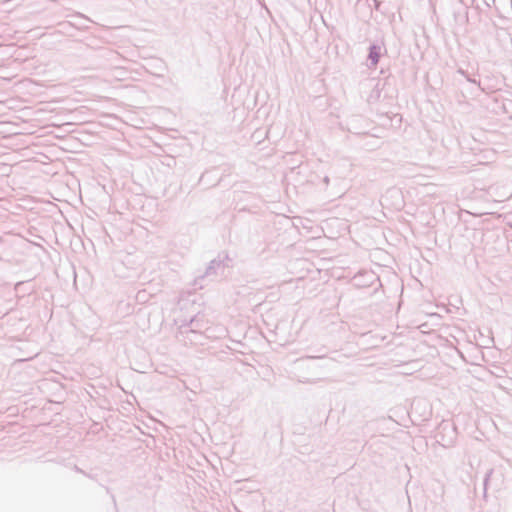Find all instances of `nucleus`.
<instances>
[{
	"label": "nucleus",
	"mask_w": 512,
	"mask_h": 512,
	"mask_svg": "<svg viewBox=\"0 0 512 512\" xmlns=\"http://www.w3.org/2000/svg\"><path fill=\"white\" fill-rule=\"evenodd\" d=\"M224 268H225V265L223 263V260L220 259V257L211 260L208 267L206 268L205 273L195 279V285H199L200 288H202V285L200 284V282L204 278L217 276L220 270H221V272L224 271Z\"/></svg>",
	"instance_id": "1"
},
{
	"label": "nucleus",
	"mask_w": 512,
	"mask_h": 512,
	"mask_svg": "<svg viewBox=\"0 0 512 512\" xmlns=\"http://www.w3.org/2000/svg\"><path fill=\"white\" fill-rule=\"evenodd\" d=\"M386 53V48L380 43H373L369 47L368 60L370 62L369 67L375 68L379 63L381 56Z\"/></svg>",
	"instance_id": "2"
},
{
	"label": "nucleus",
	"mask_w": 512,
	"mask_h": 512,
	"mask_svg": "<svg viewBox=\"0 0 512 512\" xmlns=\"http://www.w3.org/2000/svg\"><path fill=\"white\" fill-rule=\"evenodd\" d=\"M245 503H251V511H259L262 507L263 498L259 492L250 493L243 495Z\"/></svg>",
	"instance_id": "3"
},
{
	"label": "nucleus",
	"mask_w": 512,
	"mask_h": 512,
	"mask_svg": "<svg viewBox=\"0 0 512 512\" xmlns=\"http://www.w3.org/2000/svg\"><path fill=\"white\" fill-rule=\"evenodd\" d=\"M388 195L401 200V192L398 189H392L387 192Z\"/></svg>",
	"instance_id": "4"
},
{
	"label": "nucleus",
	"mask_w": 512,
	"mask_h": 512,
	"mask_svg": "<svg viewBox=\"0 0 512 512\" xmlns=\"http://www.w3.org/2000/svg\"><path fill=\"white\" fill-rule=\"evenodd\" d=\"M492 474H493V469H489L485 474V478H484V490L485 491L487 490L488 481Z\"/></svg>",
	"instance_id": "5"
},
{
	"label": "nucleus",
	"mask_w": 512,
	"mask_h": 512,
	"mask_svg": "<svg viewBox=\"0 0 512 512\" xmlns=\"http://www.w3.org/2000/svg\"><path fill=\"white\" fill-rule=\"evenodd\" d=\"M458 73H460L461 75L465 76L469 82L477 83L475 79H471V78H469V77L467 76L466 72H465L463 69H459V70H458Z\"/></svg>",
	"instance_id": "6"
},
{
	"label": "nucleus",
	"mask_w": 512,
	"mask_h": 512,
	"mask_svg": "<svg viewBox=\"0 0 512 512\" xmlns=\"http://www.w3.org/2000/svg\"><path fill=\"white\" fill-rule=\"evenodd\" d=\"M74 470H75L76 472H78V473H81V474H83V475H85V476L89 477V478H92L89 474H87L85 471H83L81 468H79V467H78V466H76V465L74 466Z\"/></svg>",
	"instance_id": "7"
},
{
	"label": "nucleus",
	"mask_w": 512,
	"mask_h": 512,
	"mask_svg": "<svg viewBox=\"0 0 512 512\" xmlns=\"http://www.w3.org/2000/svg\"><path fill=\"white\" fill-rule=\"evenodd\" d=\"M372 1H373V3H374V7H375V9H377V10H378V9H379V7H380V4H381V3H380V1H378V0H372Z\"/></svg>",
	"instance_id": "8"
},
{
	"label": "nucleus",
	"mask_w": 512,
	"mask_h": 512,
	"mask_svg": "<svg viewBox=\"0 0 512 512\" xmlns=\"http://www.w3.org/2000/svg\"><path fill=\"white\" fill-rule=\"evenodd\" d=\"M323 182H324V184L327 186V185L329 184V182H330L329 177H328V176H325V177L323 178Z\"/></svg>",
	"instance_id": "9"
},
{
	"label": "nucleus",
	"mask_w": 512,
	"mask_h": 512,
	"mask_svg": "<svg viewBox=\"0 0 512 512\" xmlns=\"http://www.w3.org/2000/svg\"><path fill=\"white\" fill-rule=\"evenodd\" d=\"M303 383H315V381H310V380H306V381H302Z\"/></svg>",
	"instance_id": "10"
},
{
	"label": "nucleus",
	"mask_w": 512,
	"mask_h": 512,
	"mask_svg": "<svg viewBox=\"0 0 512 512\" xmlns=\"http://www.w3.org/2000/svg\"><path fill=\"white\" fill-rule=\"evenodd\" d=\"M194 323H195V320H194V319H192V320H191V325L193 326V325H194Z\"/></svg>",
	"instance_id": "11"
},
{
	"label": "nucleus",
	"mask_w": 512,
	"mask_h": 512,
	"mask_svg": "<svg viewBox=\"0 0 512 512\" xmlns=\"http://www.w3.org/2000/svg\"><path fill=\"white\" fill-rule=\"evenodd\" d=\"M447 426H449V424H444L443 429H445Z\"/></svg>",
	"instance_id": "12"
}]
</instances>
